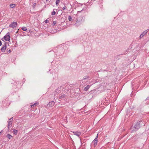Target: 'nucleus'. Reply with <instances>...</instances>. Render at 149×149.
Returning a JSON list of instances; mask_svg holds the SVG:
<instances>
[{
  "mask_svg": "<svg viewBox=\"0 0 149 149\" xmlns=\"http://www.w3.org/2000/svg\"><path fill=\"white\" fill-rule=\"evenodd\" d=\"M75 6H76V4H77V3H76V2H75Z\"/></svg>",
  "mask_w": 149,
  "mask_h": 149,
  "instance_id": "nucleus-35",
  "label": "nucleus"
},
{
  "mask_svg": "<svg viewBox=\"0 0 149 149\" xmlns=\"http://www.w3.org/2000/svg\"><path fill=\"white\" fill-rule=\"evenodd\" d=\"M76 90H77V91H79V88H77L76 89Z\"/></svg>",
  "mask_w": 149,
  "mask_h": 149,
  "instance_id": "nucleus-33",
  "label": "nucleus"
},
{
  "mask_svg": "<svg viewBox=\"0 0 149 149\" xmlns=\"http://www.w3.org/2000/svg\"><path fill=\"white\" fill-rule=\"evenodd\" d=\"M98 134H97L94 140L92 142V143L93 144L94 146L95 147L96 146L97 143V138L98 137Z\"/></svg>",
  "mask_w": 149,
  "mask_h": 149,
  "instance_id": "nucleus-6",
  "label": "nucleus"
},
{
  "mask_svg": "<svg viewBox=\"0 0 149 149\" xmlns=\"http://www.w3.org/2000/svg\"><path fill=\"white\" fill-rule=\"evenodd\" d=\"M14 134L15 135H17V134L18 131L17 130H16L15 129H13Z\"/></svg>",
  "mask_w": 149,
  "mask_h": 149,
  "instance_id": "nucleus-14",
  "label": "nucleus"
},
{
  "mask_svg": "<svg viewBox=\"0 0 149 149\" xmlns=\"http://www.w3.org/2000/svg\"><path fill=\"white\" fill-rule=\"evenodd\" d=\"M144 36H143V35H142V34H141L140 36L139 37L141 39L142 37H143Z\"/></svg>",
  "mask_w": 149,
  "mask_h": 149,
  "instance_id": "nucleus-27",
  "label": "nucleus"
},
{
  "mask_svg": "<svg viewBox=\"0 0 149 149\" xmlns=\"http://www.w3.org/2000/svg\"><path fill=\"white\" fill-rule=\"evenodd\" d=\"M13 119V117L11 118L8 121L10 122H12Z\"/></svg>",
  "mask_w": 149,
  "mask_h": 149,
  "instance_id": "nucleus-23",
  "label": "nucleus"
},
{
  "mask_svg": "<svg viewBox=\"0 0 149 149\" xmlns=\"http://www.w3.org/2000/svg\"><path fill=\"white\" fill-rule=\"evenodd\" d=\"M25 81V79H23L22 80V82H24Z\"/></svg>",
  "mask_w": 149,
  "mask_h": 149,
  "instance_id": "nucleus-31",
  "label": "nucleus"
},
{
  "mask_svg": "<svg viewBox=\"0 0 149 149\" xmlns=\"http://www.w3.org/2000/svg\"><path fill=\"white\" fill-rule=\"evenodd\" d=\"M88 76H85L84 77L83 80H85L87 79H88Z\"/></svg>",
  "mask_w": 149,
  "mask_h": 149,
  "instance_id": "nucleus-24",
  "label": "nucleus"
},
{
  "mask_svg": "<svg viewBox=\"0 0 149 149\" xmlns=\"http://www.w3.org/2000/svg\"><path fill=\"white\" fill-rule=\"evenodd\" d=\"M38 103L37 102H36V103H34L33 104H32L31 105V107L33 106V107H35L36 105H37L38 104Z\"/></svg>",
  "mask_w": 149,
  "mask_h": 149,
  "instance_id": "nucleus-17",
  "label": "nucleus"
},
{
  "mask_svg": "<svg viewBox=\"0 0 149 149\" xmlns=\"http://www.w3.org/2000/svg\"><path fill=\"white\" fill-rule=\"evenodd\" d=\"M33 107H33V106H32V107H31V108H33Z\"/></svg>",
  "mask_w": 149,
  "mask_h": 149,
  "instance_id": "nucleus-37",
  "label": "nucleus"
},
{
  "mask_svg": "<svg viewBox=\"0 0 149 149\" xmlns=\"http://www.w3.org/2000/svg\"><path fill=\"white\" fill-rule=\"evenodd\" d=\"M17 26V23L16 22H13L11 23L9 25V27H12L13 28H15Z\"/></svg>",
  "mask_w": 149,
  "mask_h": 149,
  "instance_id": "nucleus-5",
  "label": "nucleus"
},
{
  "mask_svg": "<svg viewBox=\"0 0 149 149\" xmlns=\"http://www.w3.org/2000/svg\"><path fill=\"white\" fill-rule=\"evenodd\" d=\"M59 95V99L61 100H64L65 101V102H66L67 99L66 97V95L65 94H62V95Z\"/></svg>",
  "mask_w": 149,
  "mask_h": 149,
  "instance_id": "nucleus-4",
  "label": "nucleus"
},
{
  "mask_svg": "<svg viewBox=\"0 0 149 149\" xmlns=\"http://www.w3.org/2000/svg\"><path fill=\"white\" fill-rule=\"evenodd\" d=\"M81 134V132L79 131L75 132V135L77 136L79 139H80V135Z\"/></svg>",
  "mask_w": 149,
  "mask_h": 149,
  "instance_id": "nucleus-9",
  "label": "nucleus"
},
{
  "mask_svg": "<svg viewBox=\"0 0 149 149\" xmlns=\"http://www.w3.org/2000/svg\"><path fill=\"white\" fill-rule=\"evenodd\" d=\"M57 10L56 9H54L53 10V11L52 12L51 14L52 15H54L56 14Z\"/></svg>",
  "mask_w": 149,
  "mask_h": 149,
  "instance_id": "nucleus-12",
  "label": "nucleus"
},
{
  "mask_svg": "<svg viewBox=\"0 0 149 149\" xmlns=\"http://www.w3.org/2000/svg\"><path fill=\"white\" fill-rule=\"evenodd\" d=\"M55 103L54 101H52L51 102H49V103L48 104V106L52 107H53L54 104Z\"/></svg>",
  "mask_w": 149,
  "mask_h": 149,
  "instance_id": "nucleus-10",
  "label": "nucleus"
},
{
  "mask_svg": "<svg viewBox=\"0 0 149 149\" xmlns=\"http://www.w3.org/2000/svg\"><path fill=\"white\" fill-rule=\"evenodd\" d=\"M143 125H145L144 122L142 121L137 122L134 126L135 131H136L138 130L141 127V126Z\"/></svg>",
  "mask_w": 149,
  "mask_h": 149,
  "instance_id": "nucleus-2",
  "label": "nucleus"
},
{
  "mask_svg": "<svg viewBox=\"0 0 149 149\" xmlns=\"http://www.w3.org/2000/svg\"><path fill=\"white\" fill-rule=\"evenodd\" d=\"M129 50V49H127L124 52L123 54H125L127 53V52H128Z\"/></svg>",
  "mask_w": 149,
  "mask_h": 149,
  "instance_id": "nucleus-21",
  "label": "nucleus"
},
{
  "mask_svg": "<svg viewBox=\"0 0 149 149\" xmlns=\"http://www.w3.org/2000/svg\"><path fill=\"white\" fill-rule=\"evenodd\" d=\"M66 7L65 6H64V7H63V8H62V9L63 10H65V9H66Z\"/></svg>",
  "mask_w": 149,
  "mask_h": 149,
  "instance_id": "nucleus-26",
  "label": "nucleus"
},
{
  "mask_svg": "<svg viewBox=\"0 0 149 149\" xmlns=\"http://www.w3.org/2000/svg\"><path fill=\"white\" fill-rule=\"evenodd\" d=\"M68 19L70 21H71L72 19V17L70 16H69L68 17Z\"/></svg>",
  "mask_w": 149,
  "mask_h": 149,
  "instance_id": "nucleus-22",
  "label": "nucleus"
},
{
  "mask_svg": "<svg viewBox=\"0 0 149 149\" xmlns=\"http://www.w3.org/2000/svg\"><path fill=\"white\" fill-rule=\"evenodd\" d=\"M10 6L11 8H13L15 7V4L14 3H11L10 4Z\"/></svg>",
  "mask_w": 149,
  "mask_h": 149,
  "instance_id": "nucleus-13",
  "label": "nucleus"
},
{
  "mask_svg": "<svg viewBox=\"0 0 149 149\" xmlns=\"http://www.w3.org/2000/svg\"><path fill=\"white\" fill-rule=\"evenodd\" d=\"M68 88V87L67 86H65V88L63 86H61L58 88L53 93L54 96H56L57 97L58 94L61 95L63 93H67Z\"/></svg>",
  "mask_w": 149,
  "mask_h": 149,
  "instance_id": "nucleus-1",
  "label": "nucleus"
},
{
  "mask_svg": "<svg viewBox=\"0 0 149 149\" xmlns=\"http://www.w3.org/2000/svg\"><path fill=\"white\" fill-rule=\"evenodd\" d=\"M49 22V21H48V20H45V22L46 23H48V22Z\"/></svg>",
  "mask_w": 149,
  "mask_h": 149,
  "instance_id": "nucleus-30",
  "label": "nucleus"
},
{
  "mask_svg": "<svg viewBox=\"0 0 149 149\" xmlns=\"http://www.w3.org/2000/svg\"><path fill=\"white\" fill-rule=\"evenodd\" d=\"M56 21H53V25H55L56 24Z\"/></svg>",
  "mask_w": 149,
  "mask_h": 149,
  "instance_id": "nucleus-29",
  "label": "nucleus"
},
{
  "mask_svg": "<svg viewBox=\"0 0 149 149\" xmlns=\"http://www.w3.org/2000/svg\"><path fill=\"white\" fill-rule=\"evenodd\" d=\"M144 36H143V35H142V34H141L140 36L139 37L141 39L142 37H143Z\"/></svg>",
  "mask_w": 149,
  "mask_h": 149,
  "instance_id": "nucleus-28",
  "label": "nucleus"
},
{
  "mask_svg": "<svg viewBox=\"0 0 149 149\" xmlns=\"http://www.w3.org/2000/svg\"><path fill=\"white\" fill-rule=\"evenodd\" d=\"M6 136L9 139H11V138L12 137V136L10 134H7Z\"/></svg>",
  "mask_w": 149,
  "mask_h": 149,
  "instance_id": "nucleus-18",
  "label": "nucleus"
},
{
  "mask_svg": "<svg viewBox=\"0 0 149 149\" xmlns=\"http://www.w3.org/2000/svg\"><path fill=\"white\" fill-rule=\"evenodd\" d=\"M55 97L54 98V100H55Z\"/></svg>",
  "mask_w": 149,
  "mask_h": 149,
  "instance_id": "nucleus-38",
  "label": "nucleus"
},
{
  "mask_svg": "<svg viewBox=\"0 0 149 149\" xmlns=\"http://www.w3.org/2000/svg\"><path fill=\"white\" fill-rule=\"evenodd\" d=\"M73 132L74 134V132Z\"/></svg>",
  "mask_w": 149,
  "mask_h": 149,
  "instance_id": "nucleus-39",
  "label": "nucleus"
},
{
  "mask_svg": "<svg viewBox=\"0 0 149 149\" xmlns=\"http://www.w3.org/2000/svg\"><path fill=\"white\" fill-rule=\"evenodd\" d=\"M51 33H54L53 32H52V31H51Z\"/></svg>",
  "mask_w": 149,
  "mask_h": 149,
  "instance_id": "nucleus-36",
  "label": "nucleus"
},
{
  "mask_svg": "<svg viewBox=\"0 0 149 149\" xmlns=\"http://www.w3.org/2000/svg\"><path fill=\"white\" fill-rule=\"evenodd\" d=\"M11 52V51H10V50L9 49H7V52L8 53H9L10 52Z\"/></svg>",
  "mask_w": 149,
  "mask_h": 149,
  "instance_id": "nucleus-25",
  "label": "nucleus"
},
{
  "mask_svg": "<svg viewBox=\"0 0 149 149\" xmlns=\"http://www.w3.org/2000/svg\"><path fill=\"white\" fill-rule=\"evenodd\" d=\"M10 33L9 32H8L4 36L3 38L6 41H9L10 40Z\"/></svg>",
  "mask_w": 149,
  "mask_h": 149,
  "instance_id": "nucleus-3",
  "label": "nucleus"
},
{
  "mask_svg": "<svg viewBox=\"0 0 149 149\" xmlns=\"http://www.w3.org/2000/svg\"><path fill=\"white\" fill-rule=\"evenodd\" d=\"M6 49V43H5L3 45L1 49V50L2 52H5Z\"/></svg>",
  "mask_w": 149,
  "mask_h": 149,
  "instance_id": "nucleus-7",
  "label": "nucleus"
},
{
  "mask_svg": "<svg viewBox=\"0 0 149 149\" xmlns=\"http://www.w3.org/2000/svg\"><path fill=\"white\" fill-rule=\"evenodd\" d=\"M60 2V0H56V4L57 6L58 5L59 3Z\"/></svg>",
  "mask_w": 149,
  "mask_h": 149,
  "instance_id": "nucleus-19",
  "label": "nucleus"
},
{
  "mask_svg": "<svg viewBox=\"0 0 149 149\" xmlns=\"http://www.w3.org/2000/svg\"><path fill=\"white\" fill-rule=\"evenodd\" d=\"M148 32V30H146L145 31H144L142 33V35H143L144 36L145 35H146L147 33Z\"/></svg>",
  "mask_w": 149,
  "mask_h": 149,
  "instance_id": "nucleus-15",
  "label": "nucleus"
},
{
  "mask_svg": "<svg viewBox=\"0 0 149 149\" xmlns=\"http://www.w3.org/2000/svg\"><path fill=\"white\" fill-rule=\"evenodd\" d=\"M149 99V97H148L146 99V100H148Z\"/></svg>",
  "mask_w": 149,
  "mask_h": 149,
  "instance_id": "nucleus-34",
  "label": "nucleus"
},
{
  "mask_svg": "<svg viewBox=\"0 0 149 149\" xmlns=\"http://www.w3.org/2000/svg\"><path fill=\"white\" fill-rule=\"evenodd\" d=\"M12 125V122H10L8 121V131L9 130V128L11 127Z\"/></svg>",
  "mask_w": 149,
  "mask_h": 149,
  "instance_id": "nucleus-11",
  "label": "nucleus"
},
{
  "mask_svg": "<svg viewBox=\"0 0 149 149\" xmlns=\"http://www.w3.org/2000/svg\"><path fill=\"white\" fill-rule=\"evenodd\" d=\"M22 30L26 31L27 30V29L26 27H23L22 28Z\"/></svg>",
  "mask_w": 149,
  "mask_h": 149,
  "instance_id": "nucleus-20",
  "label": "nucleus"
},
{
  "mask_svg": "<svg viewBox=\"0 0 149 149\" xmlns=\"http://www.w3.org/2000/svg\"><path fill=\"white\" fill-rule=\"evenodd\" d=\"M90 86L88 85L84 89V90L85 91H87L90 88Z\"/></svg>",
  "mask_w": 149,
  "mask_h": 149,
  "instance_id": "nucleus-16",
  "label": "nucleus"
},
{
  "mask_svg": "<svg viewBox=\"0 0 149 149\" xmlns=\"http://www.w3.org/2000/svg\"><path fill=\"white\" fill-rule=\"evenodd\" d=\"M2 45V42H1V41L0 40V46H1Z\"/></svg>",
  "mask_w": 149,
  "mask_h": 149,
  "instance_id": "nucleus-32",
  "label": "nucleus"
},
{
  "mask_svg": "<svg viewBox=\"0 0 149 149\" xmlns=\"http://www.w3.org/2000/svg\"><path fill=\"white\" fill-rule=\"evenodd\" d=\"M82 19L81 18L79 20H78L76 21L75 24H76L77 26H79L80 24H81V21H82Z\"/></svg>",
  "mask_w": 149,
  "mask_h": 149,
  "instance_id": "nucleus-8",
  "label": "nucleus"
}]
</instances>
